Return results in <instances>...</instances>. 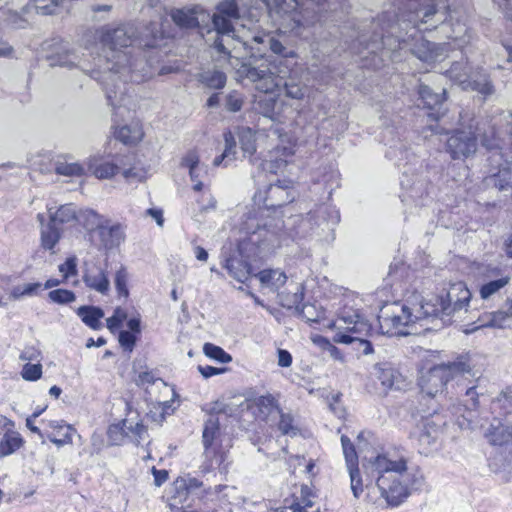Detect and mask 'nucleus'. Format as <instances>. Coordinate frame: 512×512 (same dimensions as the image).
Segmentation results:
<instances>
[{
  "instance_id": "f257e3e1",
  "label": "nucleus",
  "mask_w": 512,
  "mask_h": 512,
  "mask_svg": "<svg viewBox=\"0 0 512 512\" xmlns=\"http://www.w3.org/2000/svg\"><path fill=\"white\" fill-rule=\"evenodd\" d=\"M217 9L212 18L217 33L214 48L228 57L230 66L240 77L249 79L265 94L256 99V109L275 120L276 99L268 94L280 87L289 71L284 58L296 57L295 51L270 33L247 38L244 34L246 25L242 23L245 13L236 0H225Z\"/></svg>"
},
{
  "instance_id": "f03ea898",
  "label": "nucleus",
  "mask_w": 512,
  "mask_h": 512,
  "mask_svg": "<svg viewBox=\"0 0 512 512\" xmlns=\"http://www.w3.org/2000/svg\"><path fill=\"white\" fill-rule=\"evenodd\" d=\"M397 11H385L378 19L371 23L373 37L362 33L353 42L351 49L356 53H376L382 48L395 50L402 44H408L410 39L415 40L411 45V53L421 62L432 66L443 61L448 56V44H438L422 38L419 32L421 25L430 24L433 28L438 22L446 20L448 6L447 0H391Z\"/></svg>"
},
{
  "instance_id": "7ed1b4c3",
  "label": "nucleus",
  "mask_w": 512,
  "mask_h": 512,
  "mask_svg": "<svg viewBox=\"0 0 512 512\" xmlns=\"http://www.w3.org/2000/svg\"><path fill=\"white\" fill-rule=\"evenodd\" d=\"M96 38L103 47L108 48L106 57L107 71L101 76L93 71L91 76L105 85L109 104L115 108L129 106L130 100L122 86L130 81L140 83L153 75L151 65L142 58H135L128 47L139 41L140 45L154 47L157 34L151 31L152 39H138L137 28L133 24H125L116 28L103 27L97 30Z\"/></svg>"
},
{
  "instance_id": "20e7f679",
  "label": "nucleus",
  "mask_w": 512,
  "mask_h": 512,
  "mask_svg": "<svg viewBox=\"0 0 512 512\" xmlns=\"http://www.w3.org/2000/svg\"><path fill=\"white\" fill-rule=\"evenodd\" d=\"M471 292L464 282L450 285L445 296H434L423 302L419 295L405 303L392 302L385 304L378 315L383 333L391 336H403L414 333L412 327L419 321L429 318H440L443 322H451L462 313H467Z\"/></svg>"
},
{
  "instance_id": "39448f33",
  "label": "nucleus",
  "mask_w": 512,
  "mask_h": 512,
  "mask_svg": "<svg viewBox=\"0 0 512 512\" xmlns=\"http://www.w3.org/2000/svg\"><path fill=\"white\" fill-rule=\"evenodd\" d=\"M363 467L366 475L375 481L381 496L392 506H398L409 496V487L418 490L424 485L423 473L419 470L407 473L406 459L395 453L371 457Z\"/></svg>"
},
{
  "instance_id": "423d86ee",
  "label": "nucleus",
  "mask_w": 512,
  "mask_h": 512,
  "mask_svg": "<svg viewBox=\"0 0 512 512\" xmlns=\"http://www.w3.org/2000/svg\"><path fill=\"white\" fill-rule=\"evenodd\" d=\"M478 138L487 149L492 150L499 146V132L489 126L487 122H477L475 127L470 125L468 130L457 129L454 131L447 140L446 150L453 159L468 158L475 154Z\"/></svg>"
},
{
  "instance_id": "0eeeda50",
  "label": "nucleus",
  "mask_w": 512,
  "mask_h": 512,
  "mask_svg": "<svg viewBox=\"0 0 512 512\" xmlns=\"http://www.w3.org/2000/svg\"><path fill=\"white\" fill-rule=\"evenodd\" d=\"M336 330L333 341L340 344H354V349L362 355L374 353L373 346L365 337L372 330L371 325L356 312H344L330 325Z\"/></svg>"
},
{
  "instance_id": "6e6552de",
  "label": "nucleus",
  "mask_w": 512,
  "mask_h": 512,
  "mask_svg": "<svg viewBox=\"0 0 512 512\" xmlns=\"http://www.w3.org/2000/svg\"><path fill=\"white\" fill-rule=\"evenodd\" d=\"M472 366L468 355H460L453 361L441 363L423 372L419 378L422 393L429 397L444 392L448 382L465 374H470Z\"/></svg>"
},
{
  "instance_id": "1a4fd4ad",
  "label": "nucleus",
  "mask_w": 512,
  "mask_h": 512,
  "mask_svg": "<svg viewBox=\"0 0 512 512\" xmlns=\"http://www.w3.org/2000/svg\"><path fill=\"white\" fill-rule=\"evenodd\" d=\"M449 424L446 417L434 412L423 418L418 430L413 434L421 454L428 455L437 450L440 442L448 434Z\"/></svg>"
},
{
  "instance_id": "9d476101",
  "label": "nucleus",
  "mask_w": 512,
  "mask_h": 512,
  "mask_svg": "<svg viewBox=\"0 0 512 512\" xmlns=\"http://www.w3.org/2000/svg\"><path fill=\"white\" fill-rule=\"evenodd\" d=\"M84 215L87 220L86 228L98 230L100 241L106 249L116 248L125 240V229L121 224H109L93 210L85 211Z\"/></svg>"
},
{
  "instance_id": "9b49d317",
  "label": "nucleus",
  "mask_w": 512,
  "mask_h": 512,
  "mask_svg": "<svg viewBox=\"0 0 512 512\" xmlns=\"http://www.w3.org/2000/svg\"><path fill=\"white\" fill-rule=\"evenodd\" d=\"M52 54L48 57L51 66H60L68 69L78 68L87 72V55L82 52L81 47H76L62 40L56 41Z\"/></svg>"
},
{
  "instance_id": "f8f14e48",
  "label": "nucleus",
  "mask_w": 512,
  "mask_h": 512,
  "mask_svg": "<svg viewBox=\"0 0 512 512\" xmlns=\"http://www.w3.org/2000/svg\"><path fill=\"white\" fill-rule=\"evenodd\" d=\"M315 495L308 486H302L299 496L286 499L279 512H320V507L315 506Z\"/></svg>"
},
{
  "instance_id": "ddd939ff",
  "label": "nucleus",
  "mask_w": 512,
  "mask_h": 512,
  "mask_svg": "<svg viewBox=\"0 0 512 512\" xmlns=\"http://www.w3.org/2000/svg\"><path fill=\"white\" fill-rule=\"evenodd\" d=\"M182 166L189 169V175L193 182L192 189L196 192L202 191L208 186L205 184L207 178V169L199 163V156L195 151H189L181 162Z\"/></svg>"
},
{
  "instance_id": "4468645a",
  "label": "nucleus",
  "mask_w": 512,
  "mask_h": 512,
  "mask_svg": "<svg viewBox=\"0 0 512 512\" xmlns=\"http://www.w3.org/2000/svg\"><path fill=\"white\" fill-rule=\"evenodd\" d=\"M83 281L87 287L101 294H106L110 289L106 271L95 263L86 264Z\"/></svg>"
},
{
  "instance_id": "2eb2a0df",
  "label": "nucleus",
  "mask_w": 512,
  "mask_h": 512,
  "mask_svg": "<svg viewBox=\"0 0 512 512\" xmlns=\"http://www.w3.org/2000/svg\"><path fill=\"white\" fill-rule=\"evenodd\" d=\"M219 437V419L212 414L205 422L202 435L204 453L207 458L216 456L219 447Z\"/></svg>"
},
{
  "instance_id": "dca6fc26",
  "label": "nucleus",
  "mask_w": 512,
  "mask_h": 512,
  "mask_svg": "<svg viewBox=\"0 0 512 512\" xmlns=\"http://www.w3.org/2000/svg\"><path fill=\"white\" fill-rule=\"evenodd\" d=\"M488 442L494 446H506L512 444V425L504 424L495 417L485 431Z\"/></svg>"
},
{
  "instance_id": "f3484780",
  "label": "nucleus",
  "mask_w": 512,
  "mask_h": 512,
  "mask_svg": "<svg viewBox=\"0 0 512 512\" xmlns=\"http://www.w3.org/2000/svg\"><path fill=\"white\" fill-rule=\"evenodd\" d=\"M209 15L199 7L182 8L171 11V18L181 28H193L204 22Z\"/></svg>"
},
{
  "instance_id": "a211bd4d",
  "label": "nucleus",
  "mask_w": 512,
  "mask_h": 512,
  "mask_svg": "<svg viewBox=\"0 0 512 512\" xmlns=\"http://www.w3.org/2000/svg\"><path fill=\"white\" fill-rule=\"evenodd\" d=\"M512 317V300H507L504 308L492 313H486L479 317L478 325L471 329L477 330L482 327L504 328L507 321Z\"/></svg>"
},
{
  "instance_id": "6ab92c4d",
  "label": "nucleus",
  "mask_w": 512,
  "mask_h": 512,
  "mask_svg": "<svg viewBox=\"0 0 512 512\" xmlns=\"http://www.w3.org/2000/svg\"><path fill=\"white\" fill-rule=\"evenodd\" d=\"M290 187L280 184H271L266 192L264 204L267 208H276L286 205L294 200Z\"/></svg>"
},
{
  "instance_id": "aec40b11",
  "label": "nucleus",
  "mask_w": 512,
  "mask_h": 512,
  "mask_svg": "<svg viewBox=\"0 0 512 512\" xmlns=\"http://www.w3.org/2000/svg\"><path fill=\"white\" fill-rule=\"evenodd\" d=\"M454 69L451 71V76L458 82L463 90L477 91L483 96L487 97L494 93V86L486 74L480 75L477 79H463L461 76L454 75Z\"/></svg>"
},
{
  "instance_id": "412c9836",
  "label": "nucleus",
  "mask_w": 512,
  "mask_h": 512,
  "mask_svg": "<svg viewBox=\"0 0 512 512\" xmlns=\"http://www.w3.org/2000/svg\"><path fill=\"white\" fill-rule=\"evenodd\" d=\"M294 148L289 145L277 146L269 152V159L263 162V169L270 173H277L287 164V158L294 154Z\"/></svg>"
},
{
  "instance_id": "4be33fe9",
  "label": "nucleus",
  "mask_w": 512,
  "mask_h": 512,
  "mask_svg": "<svg viewBox=\"0 0 512 512\" xmlns=\"http://www.w3.org/2000/svg\"><path fill=\"white\" fill-rule=\"evenodd\" d=\"M312 220H314L315 224L318 226L322 223L329 225L330 222L332 224L337 223L339 216L333 209L329 208L328 206L321 205L315 211L308 213L305 218H302L300 229L305 232L306 226H309Z\"/></svg>"
},
{
  "instance_id": "5701e85b",
  "label": "nucleus",
  "mask_w": 512,
  "mask_h": 512,
  "mask_svg": "<svg viewBox=\"0 0 512 512\" xmlns=\"http://www.w3.org/2000/svg\"><path fill=\"white\" fill-rule=\"evenodd\" d=\"M115 137L125 145H136L144 137L143 127L139 120H133L129 124L119 127Z\"/></svg>"
},
{
  "instance_id": "b1692460",
  "label": "nucleus",
  "mask_w": 512,
  "mask_h": 512,
  "mask_svg": "<svg viewBox=\"0 0 512 512\" xmlns=\"http://www.w3.org/2000/svg\"><path fill=\"white\" fill-rule=\"evenodd\" d=\"M487 276L488 277L500 276V278L490 281L481 286L480 296L483 299L490 298L492 295H494L499 290H501L506 285H508L511 280V276H509V275L502 276L501 275V269L498 266H495V267L489 266L487 269Z\"/></svg>"
},
{
  "instance_id": "393cba45",
  "label": "nucleus",
  "mask_w": 512,
  "mask_h": 512,
  "mask_svg": "<svg viewBox=\"0 0 512 512\" xmlns=\"http://www.w3.org/2000/svg\"><path fill=\"white\" fill-rule=\"evenodd\" d=\"M88 170L98 179H110L119 171V167L109 161H104L99 156H91L87 160Z\"/></svg>"
},
{
  "instance_id": "a878e982",
  "label": "nucleus",
  "mask_w": 512,
  "mask_h": 512,
  "mask_svg": "<svg viewBox=\"0 0 512 512\" xmlns=\"http://www.w3.org/2000/svg\"><path fill=\"white\" fill-rule=\"evenodd\" d=\"M37 219L42 226L41 227V246L44 249L51 251L52 254H55L56 252H55L54 248L61 238L60 230L56 227L55 224L51 223L50 221H49V223L44 225V215L43 214L39 213L37 215Z\"/></svg>"
},
{
  "instance_id": "bb28decb",
  "label": "nucleus",
  "mask_w": 512,
  "mask_h": 512,
  "mask_svg": "<svg viewBox=\"0 0 512 512\" xmlns=\"http://www.w3.org/2000/svg\"><path fill=\"white\" fill-rule=\"evenodd\" d=\"M372 375L380 381L384 391L395 386L399 378L398 372L390 363H377L373 366Z\"/></svg>"
},
{
  "instance_id": "cd10ccee",
  "label": "nucleus",
  "mask_w": 512,
  "mask_h": 512,
  "mask_svg": "<svg viewBox=\"0 0 512 512\" xmlns=\"http://www.w3.org/2000/svg\"><path fill=\"white\" fill-rule=\"evenodd\" d=\"M263 287L278 291L287 281L286 274L280 269H264L256 274Z\"/></svg>"
},
{
  "instance_id": "c85d7f7f",
  "label": "nucleus",
  "mask_w": 512,
  "mask_h": 512,
  "mask_svg": "<svg viewBox=\"0 0 512 512\" xmlns=\"http://www.w3.org/2000/svg\"><path fill=\"white\" fill-rule=\"evenodd\" d=\"M47 426L54 431L59 438L48 436L50 441L57 446H64L72 443V435L76 433V430L71 426L64 423V421L49 420L45 422Z\"/></svg>"
},
{
  "instance_id": "c756f323",
  "label": "nucleus",
  "mask_w": 512,
  "mask_h": 512,
  "mask_svg": "<svg viewBox=\"0 0 512 512\" xmlns=\"http://www.w3.org/2000/svg\"><path fill=\"white\" fill-rule=\"evenodd\" d=\"M77 315L93 330H98L102 326L100 320L103 318L104 312L99 307L81 306L77 309Z\"/></svg>"
},
{
  "instance_id": "7c9ffc66",
  "label": "nucleus",
  "mask_w": 512,
  "mask_h": 512,
  "mask_svg": "<svg viewBox=\"0 0 512 512\" xmlns=\"http://www.w3.org/2000/svg\"><path fill=\"white\" fill-rule=\"evenodd\" d=\"M254 405L258 410V416L263 420H268L269 417L280 413V408L275 398L270 394L256 398Z\"/></svg>"
},
{
  "instance_id": "2f4dec72",
  "label": "nucleus",
  "mask_w": 512,
  "mask_h": 512,
  "mask_svg": "<svg viewBox=\"0 0 512 512\" xmlns=\"http://www.w3.org/2000/svg\"><path fill=\"white\" fill-rule=\"evenodd\" d=\"M224 142L225 147L223 153L213 161L215 166H219L222 163L227 166L237 158L236 140L232 132L228 131L224 133Z\"/></svg>"
},
{
  "instance_id": "473e14b6",
  "label": "nucleus",
  "mask_w": 512,
  "mask_h": 512,
  "mask_svg": "<svg viewBox=\"0 0 512 512\" xmlns=\"http://www.w3.org/2000/svg\"><path fill=\"white\" fill-rule=\"evenodd\" d=\"M283 89L286 97L296 100H302L308 90L307 85L296 75H289L283 82Z\"/></svg>"
},
{
  "instance_id": "72a5a7b5",
  "label": "nucleus",
  "mask_w": 512,
  "mask_h": 512,
  "mask_svg": "<svg viewBox=\"0 0 512 512\" xmlns=\"http://www.w3.org/2000/svg\"><path fill=\"white\" fill-rule=\"evenodd\" d=\"M278 296L283 307L300 310L304 299V286L302 283H298L295 285L294 291H285Z\"/></svg>"
},
{
  "instance_id": "f704fd0d",
  "label": "nucleus",
  "mask_w": 512,
  "mask_h": 512,
  "mask_svg": "<svg viewBox=\"0 0 512 512\" xmlns=\"http://www.w3.org/2000/svg\"><path fill=\"white\" fill-rule=\"evenodd\" d=\"M225 267L235 280L242 283L247 281L251 275V266L247 262L241 260H227Z\"/></svg>"
},
{
  "instance_id": "c9c22d12",
  "label": "nucleus",
  "mask_w": 512,
  "mask_h": 512,
  "mask_svg": "<svg viewBox=\"0 0 512 512\" xmlns=\"http://www.w3.org/2000/svg\"><path fill=\"white\" fill-rule=\"evenodd\" d=\"M466 396L469 398L470 401V403L467 406H465L464 409L465 412H467V415L461 413V415L458 416L456 420V423L460 429H468L471 427V412L478 406V394L476 392L475 387H470L466 391Z\"/></svg>"
},
{
  "instance_id": "e433bc0d",
  "label": "nucleus",
  "mask_w": 512,
  "mask_h": 512,
  "mask_svg": "<svg viewBox=\"0 0 512 512\" xmlns=\"http://www.w3.org/2000/svg\"><path fill=\"white\" fill-rule=\"evenodd\" d=\"M41 287H42V285L39 282L17 285L12 288L8 297L5 296L6 302L8 303L9 299L16 301V300H20L24 297H31V296L37 295L38 291L40 290ZM1 288L4 289V291H6V289L4 287L1 286ZM4 293L6 294V292H4Z\"/></svg>"
},
{
  "instance_id": "4c0bfd02",
  "label": "nucleus",
  "mask_w": 512,
  "mask_h": 512,
  "mask_svg": "<svg viewBox=\"0 0 512 512\" xmlns=\"http://www.w3.org/2000/svg\"><path fill=\"white\" fill-rule=\"evenodd\" d=\"M52 207H48L50 222L56 223H69L76 220V209L72 204H66L59 207L55 212Z\"/></svg>"
},
{
  "instance_id": "58836bf2",
  "label": "nucleus",
  "mask_w": 512,
  "mask_h": 512,
  "mask_svg": "<svg viewBox=\"0 0 512 512\" xmlns=\"http://www.w3.org/2000/svg\"><path fill=\"white\" fill-rule=\"evenodd\" d=\"M512 407V390L502 391L491 403V412L493 414L507 415Z\"/></svg>"
},
{
  "instance_id": "ea45409f",
  "label": "nucleus",
  "mask_w": 512,
  "mask_h": 512,
  "mask_svg": "<svg viewBox=\"0 0 512 512\" xmlns=\"http://www.w3.org/2000/svg\"><path fill=\"white\" fill-rule=\"evenodd\" d=\"M199 81L212 89H221L226 83V75L219 70H205L199 74Z\"/></svg>"
},
{
  "instance_id": "a19ab883",
  "label": "nucleus",
  "mask_w": 512,
  "mask_h": 512,
  "mask_svg": "<svg viewBox=\"0 0 512 512\" xmlns=\"http://www.w3.org/2000/svg\"><path fill=\"white\" fill-rule=\"evenodd\" d=\"M445 94L446 92L444 89L441 93H436L433 92L427 85H420L419 87L420 98L424 102L425 106L429 109H433L436 106L442 104L445 100Z\"/></svg>"
},
{
  "instance_id": "79ce46f5",
  "label": "nucleus",
  "mask_w": 512,
  "mask_h": 512,
  "mask_svg": "<svg viewBox=\"0 0 512 512\" xmlns=\"http://www.w3.org/2000/svg\"><path fill=\"white\" fill-rule=\"evenodd\" d=\"M23 440L18 433H6L0 442V456H7L19 449Z\"/></svg>"
},
{
  "instance_id": "37998d69",
  "label": "nucleus",
  "mask_w": 512,
  "mask_h": 512,
  "mask_svg": "<svg viewBox=\"0 0 512 512\" xmlns=\"http://www.w3.org/2000/svg\"><path fill=\"white\" fill-rule=\"evenodd\" d=\"M239 142L244 154L252 155L256 151L255 134L252 129L242 127L238 130Z\"/></svg>"
},
{
  "instance_id": "c03bdc74",
  "label": "nucleus",
  "mask_w": 512,
  "mask_h": 512,
  "mask_svg": "<svg viewBox=\"0 0 512 512\" xmlns=\"http://www.w3.org/2000/svg\"><path fill=\"white\" fill-rule=\"evenodd\" d=\"M55 171L63 176H82L85 173V168L78 162L58 161L55 166Z\"/></svg>"
},
{
  "instance_id": "a18cd8bd",
  "label": "nucleus",
  "mask_w": 512,
  "mask_h": 512,
  "mask_svg": "<svg viewBox=\"0 0 512 512\" xmlns=\"http://www.w3.org/2000/svg\"><path fill=\"white\" fill-rule=\"evenodd\" d=\"M276 416H279L280 418L278 422V429L283 435H289L292 437L297 435L298 428L294 425V420L291 414L283 413L280 410V413L276 414Z\"/></svg>"
},
{
  "instance_id": "49530a36",
  "label": "nucleus",
  "mask_w": 512,
  "mask_h": 512,
  "mask_svg": "<svg viewBox=\"0 0 512 512\" xmlns=\"http://www.w3.org/2000/svg\"><path fill=\"white\" fill-rule=\"evenodd\" d=\"M204 354L216 361L221 363H229L232 360V357L226 353L221 347L216 346L211 343H206L203 347Z\"/></svg>"
},
{
  "instance_id": "de8ad7c7",
  "label": "nucleus",
  "mask_w": 512,
  "mask_h": 512,
  "mask_svg": "<svg viewBox=\"0 0 512 512\" xmlns=\"http://www.w3.org/2000/svg\"><path fill=\"white\" fill-rule=\"evenodd\" d=\"M37 13L52 15L57 13L62 0H31Z\"/></svg>"
},
{
  "instance_id": "09e8293b",
  "label": "nucleus",
  "mask_w": 512,
  "mask_h": 512,
  "mask_svg": "<svg viewBox=\"0 0 512 512\" xmlns=\"http://www.w3.org/2000/svg\"><path fill=\"white\" fill-rule=\"evenodd\" d=\"M128 272L124 266H121L115 273L114 283L119 296L127 298L129 290L127 287Z\"/></svg>"
},
{
  "instance_id": "8fccbe9b",
  "label": "nucleus",
  "mask_w": 512,
  "mask_h": 512,
  "mask_svg": "<svg viewBox=\"0 0 512 512\" xmlns=\"http://www.w3.org/2000/svg\"><path fill=\"white\" fill-rule=\"evenodd\" d=\"M348 472L350 476V486L353 496L358 499L363 493V484L362 478L360 476V472L357 466L348 467Z\"/></svg>"
},
{
  "instance_id": "3c124183",
  "label": "nucleus",
  "mask_w": 512,
  "mask_h": 512,
  "mask_svg": "<svg viewBox=\"0 0 512 512\" xmlns=\"http://www.w3.org/2000/svg\"><path fill=\"white\" fill-rule=\"evenodd\" d=\"M48 297L52 302L58 304H68L75 301L76 299L75 294L72 291L66 289L52 290L48 293Z\"/></svg>"
},
{
  "instance_id": "603ef678",
  "label": "nucleus",
  "mask_w": 512,
  "mask_h": 512,
  "mask_svg": "<svg viewBox=\"0 0 512 512\" xmlns=\"http://www.w3.org/2000/svg\"><path fill=\"white\" fill-rule=\"evenodd\" d=\"M21 376L26 381H36L42 376V365L40 363H27L23 366Z\"/></svg>"
},
{
  "instance_id": "864d4df0",
  "label": "nucleus",
  "mask_w": 512,
  "mask_h": 512,
  "mask_svg": "<svg viewBox=\"0 0 512 512\" xmlns=\"http://www.w3.org/2000/svg\"><path fill=\"white\" fill-rule=\"evenodd\" d=\"M122 429L126 434H133L138 442L142 440L144 434H146V427L141 422H137L135 425H132L131 422L125 420L123 422Z\"/></svg>"
},
{
  "instance_id": "5fc2aeb1",
  "label": "nucleus",
  "mask_w": 512,
  "mask_h": 512,
  "mask_svg": "<svg viewBox=\"0 0 512 512\" xmlns=\"http://www.w3.org/2000/svg\"><path fill=\"white\" fill-rule=\"evenodd\" d=\"M0 20L6 21L15 27L22 28L24 20L22 16L16 11H3L0 7Z\"/></svg>"
},
{
  "instance_id": "6e6d98bb",
  "label": "nucleus",
  "mask_w": 512,
  "mask_h": 512,
  "mask_svg": "<svg viewBox=\"0 0 512 512\" xmlns=\"http://www.w3.org/2000/svg\"><path fill=\"white\" fill-rule=\"evenodd\" d=\"M126 318L127 313L120 307L116 308L114 314L107 319V328L114 331Z\"/></svg>"
},
{
  "instance_id": "4d7b16f0",
  "label": "nucleus",
  "mask_w": 512,
  "mask_h": 512,
  "mask_svg": "<svg viewBox=\"0 0 512 512\" xmlns=\"http://www.w3.org/2000/svg\"><path fill=\"white\" fill-rule=\"evenodd\" d=\"M243 105L242 96L238 92H231L227 96L226 107L231 112H238L241 110Z\"/></svg>"
},
{
  "instance_id": "13d9d810",
  "label": "nucleus",
  "mask_w": 512,
  "mask_h": 512,
  "mask_svg": "<svg viewBox=\"0 0 512 512\" xmlns=\"http://www.w3.org/2000/svg\"><path fill=\"white\" fill-rule=\"evenodd\" d=\"M497 177L499 181L498 185L501 190L512 186V165L501 168Z\"/></svg>"
},
{
  "instance_id": "bf43d9fd",
  "label": "nucleus",
  "mask_w": 512,
  "mask_h": 512,
  "mask_svg": "<svg viewBox=\"0 0 512 512\" xmlns=\"http://www.w3.org/2000/svg\"><path fill=\"white\" fill-rule=\"evenodd\" d=\"M118 340L123 349L128 352L133 350L136 343V337L129 331H121Z\"/></svg>"
},
{
  "instance_id": "052dcab7",
  "label": "nucleus",
  "mask_w": 512,
  "mask_h": 512,
  "mask_svg": "<svg viewBox=\"0 0 512 512\" xmlns=\"http://www.w3.org/2000/svg\"><path fill=\"white\" fill-rule=\"evenodd\" d=\"M452 69H454V75L461 76L463 79H468L470 77V75L468 74V69L464 64L458 62L454 63L452 67L447 71V74L449 78L456 82L457 84L458 82L451 76Z\"/></svg>"
},
{
  "instance_id": "680f3d73",
  "label": "nucleus",
  "mask_w": 512,
  "mask_h": 512,
  "mask_svg": "<svg viewBox=\"0 0 512 512\" xmlns=\"http://www.w3.org/2000/svg\"><path fill=\"white\" fill-rule=\"evenodd\" d=\"M343 454L346 460L347 468L358 465V457L353 444L345 447L343 449Z\"/></svg>"
},
{
  "instance_id": "e2e57ef3",
  "label": "nucleus",
  "mask_w": 512,
  "mask_h": 512,
  "mask_svg": "<svg viewBox=\"0 0 512 512\" xmlns=\"http://www.w3.org/2000/svg\"><path fill=\"white\" fill-rule=\"evenodd\" d=\"M198 370L204 378H209L214 375L222 374L226 371V368H216L213 366H198Z\"/></svg>"
},
{
  "instance_id": "0e129e2a",
  "label": "nucleus",
  "mask_w": 512,
  "mask_h": 512,
  "mask_svg": "<svg viewBox=\"0 0 512 512\" xmlns=\"http://www.w3.org/2000/svg\"><path fill=\"white\" fill-rule=\"evenodd\" d=\"M505 17L512 20V0H493Z\"/></svg>"
},
{
  "instance_id": "69168bd1",
  "label": "nucleus",
  "mask_w": 512,
  "mask_h": 512,
  "mask_svg": "<svg viewBox=\"0 0 512 512\" xmlns=\"http://www.w3.org/2000/svg\"><path fill=\"white\" fill-rule=\"evenodd\" d=\"M326 350L332 359L339 361L341 363L345 362L344 354L335 345L331 344L330 342H327Z\"/></svg>"
},
{
  "instance_id": "338daca9",
  "label": "nucleus",
  "mask_w": 512,
  "mask_h": 512,
  "mask_svg": "<svg viewBox=\"0 0 512 512\" xmlns=\"http://www.w3.org/2000/svg\"><path fill=\"white\" fill-rule=\"evenodd\" d=\"M59 271L64 274L65 277L74 275L76 273V263L74 259H67L65 263L59 266Z\"/></svg>"
},
{
  "instance_id": "774afa93",
  "label": "nucleus",
  "mask_w": 512,
  "mask_h": 512,
  "mask_svg": "<svg viewBox=\"0 0 512 512\" xmlns=\"http://www.w3.org/2000/svg\"><path fill=\"white\" fill-rule=\"evenodd\" d=\"M292 364L291 354L284 349L278 350V365L281 367H290Z\"/></svg>"
}]
</instances>
